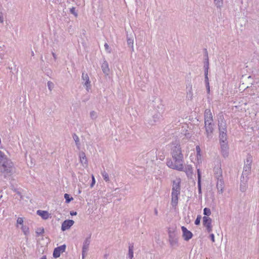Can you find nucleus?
<instances>
[{"label":"nucleus","mask_w":259,"mask_h":259,"mask_svg":"<svg viewBox=\"0 0 259 259\" xmlns=\"http://www.w3.org/2000/svg\"><path fill=\"white\" fill-rule=\"evenodd\" d=\"M171 155L174 161L171 159H167L166 161L167 166L174 169L179 171L183 170L184 168V158L179 144H177L172 148Z\"/></svg>","instance_id":"nucleus-1"},{"label":"nucleus","mask_w":259,"mask_h":259,"mask_svg":"<svg viewBox=\"0 0 259 259\" xmlns=\"http://www.w3.org/2000/svg\"><path fill=\"white\" fill-rule=\"evenodd\" d=\"M180 183L181 179L180 178H176L172 182L171 204L175 208L178 203L179 196L180 194L181 190Z\"/></svg>","instance_id":"nucleus-2"},{"label":"nucleus","mask_w":259,"mask_h":259,"mask_svg":"<svg viewBox=\"0 0 259 259\" xmlns=\"http://www.w3.org/2000/svg\"><path fill=\"white\" fill-rule=\"evenodd\" d=\"M3 160V161L1 162L2 164H0V171L4 175L5 177H6L13 172L14 164L11 160L6 157Z\"/></svg>","instance_id":"nucleus-3"},{"label":"nucleus","mask_w":259,"mask_h":259,"mask_svg":"<svg viewBox=\"0 0 259 259\" xmlns=\"http://www.w3.org/2000/svg\"><path fill=\"white\" fill-rule=\"evenodd\" d=\"M219 139L220 142H227V129L226 123L223 119L219 121Z\"/></svg>","instance_id":"nucleus-4"},{"label":"nucleus","mask_w":259,"mask_h":259,"mask_svg":"<svg viewBox=\"0 0 259 259\" xmlns=\"http://www.w3.org/2000/svg\"><path fill=\"white\" fill-rule=\"evenodd\" d=\"M213 123H205V134L208 140L212 139L214 131Z\"/></svg>","instance_id":"nucleus-5"},{"label":"nucleus","mask_w":259,"mask_h":259,"mask_svg":"<svg viewBox=\"0 0 259 259\" xmlns=\"http://www.w3.org/2000/svg\"><path fill=\"white\" fill-rule=\"evenodd\" d=\"M202 223L206 231L210 233L212 231V226L211 225L212 220L208 217H203L202 218Z\"/></svg>","instance_id":"nucleus-6"},{"label":"nucleus","mask_w":259,"mask_h":259,"mask_svg":"<svg viewBox=\"0 0 259 259\" xmlns=\"http://www.w3.org/2000/svg\"><path fill=\"white\" fill-rule=\"evenodd\" d=\"M90 244V237L87 238L83 243L82 248V258L84 259L87 255V252L89 250V245Z\"/></svg>","instance_id":"nucleus-7"},{"label":"nucleus","mask_w":259,"mask_h":259,"mask_svg":"<svg viewBox=\"0 0 259 259\" xmlns=\"http://www.w3.org/2000/svg\"><path fill=\"white\" fill-rule=\"evenodd\" d=\"M221 151L223 156L224 157H227L229 154V147L228 145V142H220Z\"/></svg>","instance_id":"nucleus-8"},{"label":"nucleus","mask_w":259,"mask_h":259,"mask_svg":"<svg viewBox=\"0 0 259 259\" xmlns=\"http://www.w3.org/2000/svg\"><path fill=\"white\" fill-rule=\"evenodd\" d=\"M204 123H213L212 115L210 109H206L205 111Z\"/></svg>","instance_id":"nucleus-9"},{"label":"nucleus","mask_w":259,"mask_h":259,"mask_svg":"<svg viewBox=\"0 0 259 259\" xmlns=\"http://www.w3.org/2000/svg\"><path fill=\"white\" fill-rule=\"evenodd\" d=\"M251 169V160L250 158H247V164L244 166L242 172V177L245 176L246 178L249 175Z\"/></svg>","instance_id":"nucleus-10"},{"label":"nucleus","mask_w":259,"mask_h":259,"mask_svg":"<svg viewBox=\"0 0 259 259\" xmlns=\"http://www.w3.org/2000/svg\"><path fill=\"white\" fill-rule=\"evenodd\" d=\"M82 79L84 81V85L86 88L87 91L90 89L91 82L90 81L89 77L87 73L83 72L81 76Z\"/></svg>","instance_id":"nucleus-11"},{"label":"nucleus","mask_w":259,"mask_h":259,"mask_svg":"<svg viewBox=\"0 0 259 259\" xmlns=\"http://www.w3.org/2000/svg\"><path fill=\"white\" fill-rule=\"evenodd\" d=\"M182 231L183 232V237L185 240L188 241L192 237V233L188 230L186 227H182Z\"/></svg>","instance_id":"nucleus-12"},{"label":"nucleus","mask_w":259,"mask_h":259,"mask_svg":"<svg viewBox=\"0 0 259 259\" xmlns=\"http://www.w3.org/2000/svg\"><path fill=\"white\" fill-rule=\"evenodd\" d=\"M74 222L73 220H66L63 222L61 226V230L65 231L69 229L73 224Z\"/></svg>","instance_id":"nucleus-13"},{"label":"nucleus","mask_w":259,"mask_h":259,"mask_svg":"<svg viewBox=\"0 0 259 259\" xmlns=\"http://www.w3.org/2000/svg\"><path fill=\"white\" fill-rule=\"evenodd\" d=\"M101 69L105 76L109 75L110 73V69L109 68L108 63L106 61L104 60L102 63L101 65Z\"/></svg>","instance_id":"nucleus-14"},{"label":"nucleus","mask_w":259,"mask_h":259,"mask_svg":"<svg viewBox=\"0 0 259 259\" xmlns=\"http://www.w3.org/2000/svg\"><path fill=\"white\" fill-rule=\"evenodd\" d=\"M80 162L81 163L82 166L84 167L88 166V160L85 156V153L83 152H81L79 154Z\"/></svg>","instance_id":"nucleus-15"},{"label":"nucleus","mask_w":259,"mask_h":259,"mask_svg":"<svg viewBox=\"0 0 259 259\" xmlns=\"http://www.w3.org/2000/svg\"><path fill=\"white\" fill-rule=\"evenodd\" d=\"M36 214L40 216L44 220H47L51 217L50 214L45 210H38L36 211Z\"/></svg>","instance_id":"nucleus-16"},{"label":"nucleus","mask_w":259,"mask_h":259,"mask_svg":"<svg viewBox=\"0 0 259 259\" xmlns=\"http://www.w3.org/2000/svg\"><path fill=\"white\" fill-rule=\"evenodd\" d=\"M217 188L218 190V192L220 193H223L224 192V183L222 179H218V181L217 183Z\"/></svg>","instance_id":"nucleus-17"},{"label":"nucleus","mask_w":259,"mask_h":259,"mask_svg":"<svg viewBox=\"0 0 259 259\" xmlns=\"http://www.w3.org/2000/svg\"><path fill=\"white\" fill-rule=\"evenodd\" d=\"M241 182L240 186V190L241 192H245L247 188V178H245L244 177H242Z\"/></svg>","instance_id":"nucleus-18"},{"label":"nucleus","mask_w":259,"mask_h":259,"mask_svg":"<svg viewBox=\"0 0 259 259\" xmlns=\"http://www.w3.org/2000/svg\"><path fill=\"white\" fill-rule=\"evenodd\" d=\"M127 255L130 259H132L134 257V246L133 245H131L128 247V252Z\"/></svg>","instance_id":"nucleus-19"},{"label":"nucleus","mask_w":259,"mask_h":259,"mask_svg":"<svg viewBox=\"0 0 259 259\" xmlns=\"http://www.w3.org/2000/svg\"><path fill=\"white\" fill-rule=\"evenodd\" d=\"M196 149V152H197L196 157H197V160L198 162L199 161H201V155L200 154V153H201L200 148L199 146H197Z\"/></svg>","instance_id":"nucleus-20"},{"label":"nucleus","mask_w":259,"mask_h":259,"mask_svg":"<svg viewBox=\"0 0 259 259\" xmlns=\"http://www.w3.org/2000/svg\"><path fill=\"white\" fill-rule=\"evenodd\" d=\"M214 171H215V177L217 178L218 179H219V178L222 176V173L221 168L217 167L214 169Z\"/></svg>","instance_id":"nucleus-21"},{"label":"nucleus","mask_w":259,"mask_h":259,"mask_svg":"<svg viewBox=\"0 0 259 259\" xmlns=\"http://www.w3.org/2000/svg\"><path fill=\"white\" fill-rule=\"evenodd\" d=\"M127 42L128 46L132 48V51H134V38L133 37L127 38Z\"/></svg>","instance_id":"nucleus-22"},{"label":"nucleus","mask_w":259,"mask_h":259,"mask_svg":"<svg viewBox=\"0 0 259 259\" xmlns=\"http://www.w3.org/2000/svg\"><path fill=\"white\" fill-rule=\"evenodd\" d=\"M61 253V251L57 247L54 250L53 256L55 258H58L60 256Z\"/></svg>","instance_id":"nucleus-23"},{"label":"nucleus","mask_w":259,"mask_h":259,"mask_svg":"<svg viewBox=\"0 0 259 259\" xmlns=\"http://www.w3.org/2000/svg\"><path fill=\"white\" fill-rule=\"evenodd\" d=\"M101 174H102V176L104 180L106 182H109L110 181V179H109V177L108 174L105 171H102L101 172Z\"/></svg>","instance_id":"nucleus-24"},{"label":"nucleus","mask_w":259,"mask_h":259,"mask_svg":"<svg viewBox=\"0 0 259 259\" xmlns=\"http://www.w3.org/2000/svg\"><path fill=\"white\" fill-rule=\"evenodd\" d=\"M214 4L217 8H221L223 5V0H214Z\"/></svg>","instance_id":"nucleus-25"},{"label":"nucleus","mask_w":259,"mask_h":259,"mask_svg":"<svg viewBox=\"0 0 259 259\" xmlns=\"http://www.w3.org/2000/svg\"><path fill=\"white\" fill-rule=\"evenodd\" d=\"M90 116L91 119H95L98 117L97 113L95 111H92L90 113Z\"/></svg>","instance_id":"nucleus-26"},{"label":"nucleus","mask_w":259,"mask_h":259,"mask_svg":"<svg viewBox=\"0 0 259 259\" xmlns=\"http://www.w3.org/2000/svg\"><path fill=\"white\" fill-rule=\"evenodd\" d=\"M21 229L25 235L29 233V228L27 226L22 225Z\"/></svg>","instance_id":"nucleus-27"},{"label":"nucleus","mask_w":259,"mask_h":259,"mask_svg":"<svg viewBox=\"0 0 259 259\" xmlns=\"http://www.w3.org/2000/svg\"><path fill=\"white\" fill-rule=\"evenodd\" d=\"M203 214L205 215H206V217L209 216L211 214V211L210 209L208 208L205 207L203 209Z\"/></svg>","instance_id":"nucleus-28"},{"label":"nucleus","mask_w":259,"mask_h":259,"mask_svg":"<svg viewBox=\"0 0 259 259\" xmlns=\"http://www.w3.org/2000/svg\"><path fill=\"white\" fill-rule=\"evenodd\" d=\"M64 198L66 200V203H69L70 202L71 200H73V198L71 197H70V195L67 193L65 194H64Z\"/></svg>","instance_id":"nucleus-29"},{"label":"nucleus","mask_w":259,"mask_h":259,"mask_svg":"<svg viewBox=\"0 0 259 259\" xmlns=\"http://www.w3.org/2000/svg\"><path fill=\"white\" fill-rule=\"evenodd\" d=\"M23 219L22 218L19 217L17 220V227H18V225H23Z\"/></svg>","instance_id":"nucleus-30"},{"label":"nucleus","mask_w":259,"mask_h":259,"mask_svg":"<svg viewBox=\"0 0 259 259\" xmlns=\"http://www.w3.org/2000/svg\"><path fill=\"white\" fill-rule=\"evenodd\" d=\"M104 48H105L106 52L107 53H109V54L111 53V48H110V47L109 46V45L107 43H105L104 44Z\"/></svg>","instance_id":"nucleus-31"},{"label":"nucleus","mask_w":259,"mask_h":259,"mask_svg":"<svg viewBox=\"0 0 259 259\" xmlns=\"http://www.w3.org/2000/svg\"><path fill=\"white\" fill-rule=\"evenodd\" d=\"M205 72V83H208V67L206 68L204 71Z\"/></svg>","instance_id":"nucleus-32"},{"label":"nucleus","mask_w":259,"mask_h":259,"mask_svg":"<svg viewBox=\"0 0 259 259\" xmlns=\"http://www.w3.org/2000/svg\"><path fill=\"white\" fill-rule=\"evenodd\" d=\"M169 242L171 245H174L177 244V241L174 239L172 238L171 235H169Z\"/></svg>","instance_id":"nucleus-33"},{"label":"nucleus","mask_w":259,"mask_h":259,"mask_svg":"<svg viewBox=\"0 0 259 259\" xmlns=\"http://www.w3.org/2000/svg\"><path fill=\"white\" fill-rule=\"evenodd\" d=\"M58 249L61 251V253H63L65 251L66 249V245H62L57 247Z\"/></svg>","instance_id":"nucleus-34"},{"label":"nucleus","mask_w":259,"mask_h":259,"mask_svg":"<svg viewBox=\"0 0 259 259\" xmlns=\"http://www.w3.org/2000/svg\"><path fill=\"white\" fill-rule=\"evenodd\" d=\"M47 85L50 91H52V89L54 88V83L51 81H48Z\"/></svg>","instance_id":"nucleus-35"},{"label":"nucleus","mask_w":259,"mask_h":259,"mask_svg":"<svg viewBox=\"0 0 259 259\" xmlns=\"http://www.w3.org/2000/svg\"><path fill=\"white\" fill-rule=\"evenodd\" d=\"M197 175H198V185H200V183L201 182V174H200V170L199 169H197Z\"/></svg>","instance_id":"nucleus-36"},{"label":"nucleus","mask_w":259,"mask_h":259,"mask_svg":"<svg viewBox=\"0 0 259 259\" xmlns=\"http://www.w3.org/2000/svg\"><path fill=\"white\" fill-rule=\"evenodd\" d=\"M201 219V217L200 215H198L195 221V224L196 225H198L200 224V220Z\"/></svg>","instance_id":"nucleus-37"},{"label":"nucleus","mask_w":259,"mask_h":259,"mask_svg":"<svg viewBox=\"0 0 259 259\" xmlns=\"http://www.w3.org/2000/svg\"><path fill=\"white\" fill-rule=\"evenodd\" d=\"M44 232V230L43 228H38L36 231V233L38 235H39V234H41L43 233Z\"/></svg>","instance_id":"nucleus-38"},{"label":"nucleus","mask_w":259,"mask_h":259,"mask_svg":"<svg viewBox=\"0 0 259 259\" xmlns=\"http://www.w3.org/2000/svg\"><path fill=\"white\" fill-rule=\"evenodd\" d=\"M73 139H74V141H75L76 144L78 145V144L79 143V138L78 137V136L75 135L73 136Z\"/></svg>","instance_id":"nucleus-39"},{"label":"nucleus","mask_w":259,"mask_h":259,"mask_svg":"<svg viewBox=\"0 0 259 259\" xmlns=\"http://www.w3.org/2000/svg\"><path fill=\"white\" fill-rule=\"evenodd\" d=\"M92 183L91 184V187L92 188L93 187V186H94L95 184V177L93 175H92Z\"/></svg>","instance_id":"nucleus-40"},{"label":"nucleus","mask_w":259,"mask_h":259,"mask_svg":"<svg viewBox=\"0 0 259 259\" xmlns=\"http://www.w3.org/2000/svg\"><path fill=\"white\" fill-rule=\"evenodd\" d=\"M6 156L3 152L0 151V159L3 160L5 158H6Z\"/></svg>","instance_id":"nucleus-41"},{"label":"nucleus","mask_w":259,"mask_h":259,"mask_svg":"<svg viewBox=\"0 0 259 259\" xmlns=\"http://www.w3.org/2000/svg\"><path fill=\"white\" fill-rule=\"evenodd\" d=\"M70 12L74 14L75 16H77V13L75 12V8L74 7H72L71 9H70Z\"/></svg>","instance_id":"nucleus-42"},{"label":"nucleus","mask_w":259,"mask_h":259,"mask_svg":"<svg viewBox=\"0 0 259 259\" xmlns=\"http://www.w3.org/2000/svg\"><path fill=\"white\" fill-rule=\"evenodd\" d=\"M208 67V59L207 58L206 59V61H205L204 62V68H205V70L206 69V68Z\"/></svg>","instance_id":"nucleus-43"},{"label":"nucleus","mask_w":259,"mask_h":259,"mask_svg":"<svg viewBox=\"0 0 259 259\" xmlns=\"http://www.w3.org/2000/svg\"><path fill=\"white\" fill-rule=\"evenodd\" d=\"M210 237L211 238V241L214 242L215 241V240H214V235L213 234H211L210 235Z\"/></svg>","instance_id":"nucleus-44"},{"label":"nucleus","mask_w":259,"mask_h":259,"mask_svg":"<svg viewBox=\"0 0 259 259\" xmlns=\"http://www.w3.org/2000/svg\"><path fill=\"white\" fill-rule=\"evenodd\" d=\"M4 21L3 15L0 13V23H3Z\"/></svg>","instance_id":"nucleus-45"},{"label":"nucleus","mask_w":259,"mask_h":259,"mask_svg":"<svg viewBox=\"0 0 259 259\" xmlns=\"http://www.w3.org/2000/svg\"><path fill=\"white\" fill-rule=\"evenodd\" d=\"M70 214L71 215H75L77 214V212L76 211H72L70 212Z\"/></svg>","instance_id":"nucleus-46"},{"label":"nucleus","mask_w":259,"mask_h":259,"mask_svg":"<svg viewBox=\"0 0 259 259\" xmlns=\"http://www.w3.org/2000/svg\"><path fill=\"white\" fill-rule=\"evenodd\" d=\"M198 189H199V193H201V184H200V185H198Z\"/></svg>","instance_id":"nucleus-47"},{"label":"nucleus","mask_w":259,"mask_h":259,"mask_svg":"<svg viewBox=\"0 0 259 259\" xmlns=\"http://www.w3.org/2000/svg\"><path fill=\"white\" fill-rule=\"evenodd\" d=\"M205 84H206V88H209V82H208V83H205Z\"/></svg>","instance_id":"nucleus-48"},{"label":"nucleus","mask_w":259,"mask_h":259,"mask_svg":"<svg viewBox=\"0 0 259 259\" xmlns=\"http://www.w3.org/2000/svg\"><path fill=\"white\" fill-rule=\"evenodd\" d=\"M40 259H47L46 256H42Z\"/></svg>","instance_id":"nucleus-49"},{"label":"nucleus","mask_w":259,"mask_h":259,"mask_svg":"<svg viewBox=\"0 0 259 259\" xmlns=\"http://www.w3.org/2000/svg\"><path fill=\"white\" fill-rule=\"evenodd\" d=\"M191 90H192V86L190 87V90H189L190 93H191Z\"/></svg>","instance_id":"nucleus-50"},{"label":"nucleus","mask_w":259,"mask_h":259,"mask_svg":"<svg viewBox=\"0 0 259 259\" xmlns=\"http://www.w3.org/2000/svg\"><path fill=\"white\" fill-rule=\"evenodd\" d=\"M207 92L209 93L210 91V88H207Z\"/></svg>","instance_id":"nucleus-51"},{"label":"nucleus","mask_w":259,"mask_h":259,"mask_svg":"<svg viewBox=\"0 0 259 259\" xmlns=\"http://www.w3.org/2000/svg\"><path fill=\"white\" fill-rule=\"evenodd\" d=\"M53 56L54 57V58H56V55L54 53H53Z\"/></svg>","instance_id":"nucleus-52"},{"label":"nucleus","mask_w":259,"mask_h":259,"mask_svg":"<svg viewBox=\"0 0 259 259\" xmlns=\"http://www.w3.org/2000/svg\"><path fill=\"white\" fill-rule=\"evenodd\" d=\"M155 213L156 214H157V210H155Z\"/></svg>","instance_id":"nucleus-53"},{"label":"nucleus","mask_w":259,"mask_h":259,"mask_svg":"<svg viewBox=\"0 0 259 259\" xmlns=\"http://www.w3.org/2000/svg\"><path fill=\"white\" fill-rule=\"evenodd\" d=\"M32 56H33V55H34V53H33V52H32Z\"/></svg>","instance_id":"nucleus-54"}]
</instances>
